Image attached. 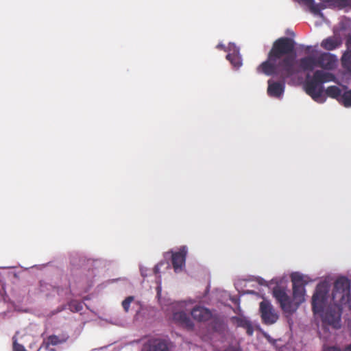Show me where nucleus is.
I'll use <instances>...</instances> for the list:
<instances>
[{"label":"nucleus","instance_id":"f257e3e1","mask_svg":"<svg viewBox=\"0 0 351 351\" xmlns=\"http://www.w3.org/2000/svg\"><path fill=\"white\" fill-rule=\"evenodd\" d=\"M295 44V41L288 37L276 39L272 44L267 60L257 67V72L268 76L279 75L283 80L296 74L295 56L292 55Z\"/></svg>","mask_w":351,"mask_h":351},{"label":"nucleus","instance_id":"f03ea898","mask_svg":"<svg viewBox=\"0 0 351 351\" xmlns=\"http://www.w3.org/2000/svg\"><path fill=\"white\" fill-rule=\"evenodd\" d=\"M291 278L293 283V300L290 298L283 288L276 287L273 289V295L280 304L282 310L289 314L295 312L300 304L304 302V286L307 283L305 277L299 273L292 274Z\"/></svg>","mask_w":351,"mask_h":351},{"label":"nucleus","instance_id":"7ed1b4c3","mask_svg":"<svg viewBox=\"0 0 351 351\" xmlns=\"http://www.w3.org/2000/svg\"><path fill=\"white\" fill-rule=\"evenodd\" d=\"M335 76L332 73H326L321 70L314 72L311 79H307L304 84V90L306 94L315 101H321L324 91L322 84L325 82L333 81Z\"/></svg>","mask_w":351,"mask_h":351},{"label":"nucleus","instance_id":"20e7f679","mask_svg":"<svg viewBox=\"0 0 351 351\" xmlns=\"http://www.w3.org/2000/svg\"><path fill=\"white\" fill-rule=\"evenodd\" d=\"M330 287L328 282H322L317 285L312 297V310L314 313H320L326 305Z\"/></svg>","mask_w":351,"mask_h":351},{"label":"nucleus","instance_id":"39448f33","mask_svg":"<svg viewBox=\"0 0 351 351\" xmlns=\"http://www.w3.org/2000/svg\"><path fill=\"white\" fill-rule=\"evenodd\" d=\"M350 280L345 276L338 278L334 283V288L332 293V299L334 303H342L345 300L346 296L350 294Z\"/></svg>","mask_w":351,"mask_h":351},{"label":"nucleus","instance_id":"423d86ee","mask_svg":"<svg viewBox=\"0 0 351 351\" xmlns=\"http://www.w3.org/2000/svg\"><path fill=\"white\" fill-rule=\"evenodd\" d=\"M260 313L263 322L267 325L273 324L278 319V315L268 300L260 303Z\"/></svg>","mask_w":351,"mask_h":351},{"label":"nucleus","instance_id":"0eeeda50","mask_svg":"<svg viewBox=\"0 0 351 351\" xmlns=\"http://www.w3.org/2000/svg\"><path fill=\"white\" fill-rule=\"evenodd\" d=\"M143 351H170L168 341L161 338L149 339L143 346Z\"/></svg>","mask_w":351,"mask_h":351},{"label":"nucleus","instance_id":"6e6552de","mask_svg":"<svg viewBox=\"0 0 351 351\" xmlns=\"http://www.w3.org/2000/svg\"><path fill=\"white\" fill-rule=\"evenodd\" d=\"M324 323L332 326L334 328L338 329L341 327V313L335 308H329L322 315Z\"/></svg>","mask_w":351,"mask_h":351},{"label":"nucleus","instance_id":"1a4fd4ad","mask_svg":"<svg viewBox=\"0 0 351 351\" xmlns=\"http://www.w3.org/2000/svg\"><path fill=\"white\" fill-rule=\"evenodd\" d=\"M337 60L335 55L324 52L317 57V64L324 69L332 70L337 66Z\"/></svg>","mask_w":351,"mask_h":351},{"label":"nucleus","instance_id":"9d476101","mask_svg":"<svg viewBox=\"0 0 351 351\" xmlns=\"http://www.w3.org/2000/svg\"><path fill=\"white\" fill-rule=\"evenodd\" d=\"M186 254L187 247L186 246H182L178 252L172 254L171 262L176 272L181 271L185 265Z\"/></svg>","mask_w":351,"mask_h":351},{"label":"nucleus","instance_id":"9b49d317","mask_svg":"<svg viewBox=\"0 0 351 351\" xmlns=\"http://www.w3.org/2000/svg\"><path fill=\"white\" fill-rule=\"evenodd\" d=\"M285 91V82L268 80L267 93L270 97L278 98Z\"/></svg>","mask_w":351,"mask_h":351},{"label":"nucleus","instance_id":"f8f14e48","mask_svg":"<svg viewBox=\"0 0 351 351\" xmlns=\"http://www.w3.org/2000/svg\"><path fill=\"white\" fill-rule=\"evenodd\" d=\"M191 316L198 322H206L212 317L211 312L203 306H195L191 311Z\"/></svg>","mask_w":351,"mask_h":351},{"label":"nucleus","instance_id":"ddd939ff","mask_svg":"<svg viewBox=\"0 0 351 351\" xmlns=\"http://www.w3.org/2000/svg\"><path fill=\"white\" fill-rule=\"evenodd\" d=\"M342 44L339 36H330L324 39L321 43V47L326 50L332 51L339 47Z\"/></svg>","mask_w":351,"mask_h":351},{"label":"nucleus","instance_id":"4468645a","mask_svg":"<svg viewBox=\"0 0 351 351\" xmlns=\"http://www.w3.org/2000/svg\"><path fill=\"white\" fill-rule=\"evenodd\" d=\"M173 320L177 324L188 328L193 327V323L187 314L184 311L174 313L173 314Z\"/></svg>","mask_w":351,"mask_h":351},{"label":"nucleus","instance_id":"2eb2a0df","mask_svg":"<svg viewBox=\"0 0 351 351\" xmlns=\"http://www.w3.org/2000/svg\"><path fill=\"white\" fill-rule=\"evenodd\" d=\"M300 65L303 71H313L317 66V59L312 56H307L300 59Z\"/></svg>","mask_w":351,"mask_h":351},{"label":"nucleus","instance_id":"dca6fc26","mask_svg":"<svg viewBox=\"0 0 351 351\" xmlns=\"http://www.w3.org/2000/svg\"><path fill=\"white\" fill-rule=\"evenodd\" d=\"M295 1L308 6L310 11L314 14H319L322 8V4L315 3L314 0H295Z\"/></svg>","mask_w":351,"mask_h":351},{"label":"nucleus","instance_id":"f3484780","mask_svg":"<svg viewBox=\"0 0 351 351\" xmlns=\"http://www.w3.org/2000/svg\"><path fill=\"white\" fill-rule=\"evenodd\" d=\"M325 93L328 97L339 101L341 96V90L337 86H330L325 90Z\"/></svg>","mask_w":351,"mask_h":351},{"label":"nucleus","instance_id":"a211bd4d","mask_svg":"<svg viewBox=\"0 0 351 351\" xmlns=\"http://www.w3.org/2000/svg\"><path fill=\"white\" fill-rule=\"evenodd\" d=\"M228 60L234 67L239 68L241 66V58L238 53H229L226 56Z\"/></svg>","mask_w":351,"mask_h":351},{"label":"nucleus","instance_id":"6ab92c4d","mask_svg":"<svg viewBox=\"0 0 351 351\" xmlns=\"http://www.w3.org/2000/svg\"><path fill=\"white\" fill-rule=\"evenodd\" d=\"M341 62L343 68L351 72V49L343 54Z\"/></svg>","mask_w":351,"mask_h":351},{"label":"nucleus","instance_id":"aec40b11","mask_svg":"<svg viewBox=\"0 0 351 351\" xmlns=\"http://www.w3.org/2000/svg\"><path fill=\"white\" fill-rule=\"evenodd\" d=\"M339 101L346 108L351 107V90L344 92Z\"/></svg>","mask_w":351,"mask_h":351},{"label":"nucleus","instance_id":"412c9836","mask_svg":"<svg viewBox=\"0 0 351 351\" xmlns=\"http://www.w3.org/2000/svg\"><path fill=\"white\" fill-rule=\"evenodd\" d=\"M68 306L72 312H80L83 309V303L75 300H71Z\"/></svg>","mask_w":351,"mask_h":351},{"label":"nucleus","instance_id":"4be33fe9","mask_svg":"<svg viewBox=\"0 0 351 351\" xmlns=\"http://www.w3.org/2000/svg\"><path fill=\"white\" fill-rule=\"evenodd\" d=\"M64 341V339H60L56 335H51L47 338V341L46 342V348H48L49 345L56 346L63 343Z\"/></svg>","mask_w":351,"mask_h":351},{"label":"nucleus","instance_id":"5701e85b","mask_svg":"<svg viewBox=\"0 0 351 351\" xmlns=\"http://www.w3.org/2000/svg\"><path fill=\"white\" fill-rule=\"evenodd\" d=\"M133 300V296H128L122 302V306L125 312L129 311L130 304Z\"/></svg>","mask_w":351,"mask_h":351},{"label":"nucleus","instance_id":"b1692460","mask_svg":"<svg viewBox=\"0 0 351 351\" xmlns=\"http://www.w3.org/2000/svg\"><path fill=\"white\" fill-rule=\"evenodd\" d=\"M13 351H27L25 348V347L18 343L16 341H14L13 342Z\"/></svg>","mask_w":351,"mask_h":351},{"label":"nucleus","instance_id":"393cba45","mask_svg":"<svg viewBox=\"0 0 351 351\" xmlns=\"http://www.w3.org/2000/svg\"><path fill=\"white\" fill-rule=\"evenodd\" d=\"M324 351H340V349L337 346H328L324 348Z\"/></svg>","mask_w":351,"mask_h":351},{"label":"nucleus","instance_id":"a878e982","mask_svg":"<svg viewBox=\"0 0 351 351\" xmlns=\"http://www.w3.org/2000/svg\"><path fill=\"white\" fill-rule=\"evenodd\" d=\"M346 45L347 47H351V34H349L346 37Z\"/></svg>","mask_w":351,"mask_h":351},{"label":"nucleus","instance_id":"bb28decb","mask_svg":"<svg viewBox=\"0 0 351 351\" xmlns=\"http://www.w3.org/2000/svg\"><path fill=\"white\" fill-rule=\"evenodd\" d=\"M217 48L219 49H223L225 48L224 45L222 44H218L217 45Z\"/></svg>","mask_w":351,"mask_h":351},{"label":"nucleus","instance_id":"cd10ccee","mask_svg":"<svg viewBox=\"0 0 351 351\" xmlns=\"http://www.w3.org/2000/svg\"><path fill=\"white\" fill-rule=\"evenodd\" d=\"M345 351H351V343L345 348Z\"/></svg>","mask_w":351,"mask_h":351},{"label":"nucleus","instance_id":"c85d7f7f","mask_svg":"<svg viewBox=\"0 0 351 351\" xmlns=\"http://www.w3.org/2000/svg\"><path fill=\"white\" fill-rule=\"evenodd\" d=\"M348 304H349V306H350V308L351 309V294L350 295L348 299Z\"/></svg>","mask_w":351,"mask_h":351}]
</instances>
